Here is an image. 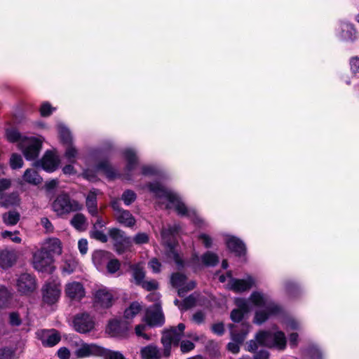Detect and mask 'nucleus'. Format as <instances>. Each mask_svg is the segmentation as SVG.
<instances>
[{
    "label": "nucleus",
    "instance_id": "a19ab883",
    "mask_svg": "<svg viewBox=\"0 0 359 359\" xmlns=\"http://www.w3.org/2000/svg\"><path fill=\"white\" fill-rule=\"evenodd\" d=\"M67 147L65 152V158L72 163H74L78 156V150L72 143L66 144Z\"/></svg>",
    "mask_w": 359,
    "mask_h": 359
},
{
    "label": "nucleus",
    "instance_id": "4be33fe9",
    "mask_svg": "<svg viewBox=\"0 0 359 359\" xmlns=\"http://www.w3.org/2000/svg\"><path fill=\"white\" fill-rule=\"evenodd\" d=\"M18 255L14 250L4 249L0 250V267L8 269L11 267L17 261Z\"/></svg>",
    "mask_w": 359,
    "mask_h": 359
},
{
    "label": "nucleus",
    "instance_id": "052dcab7",
    "mask_svg": "<svg viewBox=\"0 0 359 359\" xmlns=\"http://www.w3.org/2000/svg\"><path fill=\"white\" fill-rule=\"evenodd\" d=\"M198 239L202 241L203 244L206 248H209L212 246V240L208 235L202 233L199 235Z\"/></svg>",
    "mask_w": 359,
    "mask_h": 359
},
{
    "label": "nucleus",
    "instance_id": "c9c22d12",
    "mask_svg": "<svg viewBox=\"0 0 359 359\" xmlns=\"http://www.w3.org/2000/svg\"><path fill=\"white\" fill-rule=\"evenodd\" d=\"M58 133L61 139V141L64 144L72 143V137L69 130L63 124L60 123L57 125Z\"/></svg>",
    "mask_w": 359,
    "mask_h": 359
},
{
    "label": "nucleus",
    "instance_id": "2eb2a0df",
    "mask_svg": "<svg viewBox=\"0 0 359 359\" xmlns=\"http://www.w3.org/2000/svg\"><path fill=\"white\" fill-rule=\"evenodd\" d=\"M73 323L75 330L80 333L90 332L95 325L93 318L88 313H81L76 316Z\"/></svg>",
    "mask_w": 359,
    "mask_h": 359
},
{
    "label": "nucleus",
    "instance_id": "f257e3e1",
    "mask_svg": "<svg viewBox=\"0 0 359 359\" xmlns=\"http://www.w3.org/2000/svg\"><path fill=\"white\" fill-rule=\"evenodd\" d=\"M250 302L262 309L255 313L253 320L254 323L257 325L262 324L269 318L278 314L280 311L278 305L267 295L259 292H253L249 300L243 298H236L235 299V304L238 308L231 311V319L233 322H240L245 314H247L251 310Z\"/></svg>",
    "mask_w": 359,
    "mask_h": 359
},
{
    "label": "nucleus",
    "instance_id": "3c124183",
    "mask_svg": "<svg viewBox=\"0 0 359 359\" xmlns=\"http://www.w3.org/2000/svg\"><path fill=\"white\" fill-rule=\"evenodd\" d=\"M284 324L287 330H294L300 328V323L292 318L286 319Z\"/></svg>",
    "mask_w": 359,
    "mask_h": 359
},
{
    "label": "nucleus",
    "instance_id": "864d4df0",
    "mask_svg": "<svg viewBox=\"0 0 359 359\" xmlns=\"http://www.w3.org/2000/svg\"><path fill=\"white\" fill-rule=\"evenodd\" d=\"M55 108L52 107L48 102H44L40 108V113L42 116H48L52 114Z\"/></svg>",
    "mask_w": 359,
    "mask_h": 359
},
{
    "label": "nucleus",
    "instance_id": "c756f323",
    "mask_svg": "<svg viewBox=\"0 0 359 359\" xmlns=\"http://www.w3.org/2000/svg\"><path fill=\"white\" fill-rule=\"evenodd\" d=\"M123 155L127 161V170H133L137 165V156L135 151L130 148L126 149L123 151Z\"/></svg>",
    "mask_w": 359,
    "mask_h": 359
},
{
    "label": "nucleus",
    "instance_id": "72a5a7b5",
    "mask_svg": "<svg viewBox=\"0 0 359 359\" xmlns=\"http://www.w3.org/2000/svg\"><path fill=\"white\" fill-rule=\"evenodd\" d=\"M1 203L6 207L18 205L19 203L18 195L16 193H12L9 195L1 194Z\"/></svg>",
    "mask_w": 359,
    "mask_h": 359
},
{
    "label": "nucleus",
    "instance_id": "69168bd1",
    "mask_svg": "<svg viewBox=\"0 0 359 359\" xmlns=\"http://www.w3.org/2000/svg\"><path fill=\"white\" fill-rule=\"evenodd\" d=\"M286 290L291 296H294V292L298 290V287L294 282L289 281L285 285Z\"/></svg>",
    "mask_w": 359,
    "mask_h": 359
},
{
    "label": "nucleus",
    "instance_id": "c85d7f7f",
    "mask_svg": "<svg viewBox=\"0 0 359 359\" xmlns=\"http://www.w3.org/2000/svg\"><path fill=\"white\" fill-rule=\"evenodd\" d=\"M98 193V190L95 189H93L88 193L86 197V207L88 208V212L92 216H97L98 213L97 205V195Z\"/></svg>",
    "mask_w": 359,
    "mask_h": 359
},
{
    "label": "nucleus",
    "instance_id": "4c0bfd02",
    "mask_svg": "<svg viewBox=\"0 0 359 359\" xmlns=\"http://www.w3.org/2000/svg\"><path fill=\"white\" fill-rule=\"evenodd\" d=\"M141 309L142 306L138 302L131 303L130 306L125 310L124 318L128 320L133 318L141 311Z\"/></svg>",
    "mask_w": 359,
    "mask_h": 359
},
{
    "label": "nucleus",
    "instance_id": "f3484780",
    "mask_svg": "<svg viewBox=\"0 0 359 359\" xmlns=\"http://www.w3.org/2000/svg\"><path fill=\"white\" fill-rule=\"evenodd\" d=\"M128 323L118 320H111L107 326V332L112 337H125L128 334Z\"/></svg>",
    "mask_w": 359,
    "mask_h": 359
},
{
    "label": "nucleus",
    "instance_id": "423d86ee",
    "mask_svg": "<svg viewBox=\"0 0 359 359\" xmlns=\"http://www.w3.org/2000/svg\"><path fill=\"white\" fill-rule=\"evenodd\" d=\"M179 226H169L168 229H163L161 231V237L164 245L166 248V255L168 259L174 261L180 266H183V262L176 250L177 243L175 238V234L177 233Z\"/></svg>",
    "mask_w": 359,
    "mask_h": 359
},
{
    "label": "nucleus",
    "instance_id": "774afa93",
    "mask_svg": "<svg viewBox=\"0 0 359 359\" xmlns=\"http://www.w3.org/2000/svg\"><path fill=\"white\" fill-rule=\"evenodd\" d=\"M106 359H126L123 355L118 351H109L106 355Z\"/></svg>",
    "mask_w": 359,
    "mask_h": 359
},
{
    "label": "nucleus",
    "instance_id": "6ab92c4d",
    "mask_svg": "<svg viewBox=\"0 0 359 359\" xmlns=\"http://www.w3.org/2000/svg\"><path fill=\"white\" fill-rule=\"evenodd\" d=\"M255 283L252 276H248L246 279L232 278L229 283V287L236 292H243L250 290Z\"/></svg>",
    "mask_w": 359,
    "mask_h": 359
},
{
    "label": "nucleus",
    "instance_id": "20e7f679",
    "mask_svg": "<svg viewBox=\"0 0 359 359\" xmlns=\"http://www.w3.org/2000/svg\"><path fill=\"white\" fill-rule=\"evenodd\" d=\"M286 337L280 330H262L255 335V340H250L248 344V351L255 352L258 348L257 343L269 348L284 350L286 347Z\"/></svg>",
    "mask_w": 359,
    "mask_h": 359
},
{
    "label": "nucleus",
    "instance_id": "473e14b6",
    "mask_svg": "<svg viewBox=\"0 0 359 359\" xmlns=\"http://www.w3.org/2000/svg\"><path fill=\"white\" fill-rule=\"evenodd\" d=\"M131 270L136 284L140 285L145 276L143 266L141 264H134L131 266Z\"/></svg>",
    "mask_w": 359,
    "mask_h": 359
},
{
    "label": "nucleus",
    "instance_id": "bb28decb",
    "mask_svg": "<svg viewBox=\"0 0 359 359\" xmlns=\"http://www.w3.org/2000/svg\"><path fill=\"white\" fill-rule=\"evenodd\" d=\"M110 257L111 254L104 250H96L92 256L93 264L99 271L104 269Z\"/></svg>",
    "mask_w": 359,
    "mask_h": 359
},
{
    "label": "nucleus",
    "instance_id": "f03ea898",
    "mask_svg": "<svg viewBox=\"0 0 359 359\" xmlns=\"http://www.w3.org/2000/svg\"><path fill=\"white\" fill-rule=\"evenodd\" d=\"M147 187L158 200V203L165 205V209L174 208L179 215L190 218L198 225L202 223V220L197 216L196 211L194 209L188 208L174 191L165 188L159 182L149 183Z\"/></svg>",
    "mask_w": 359,
    "mask_h": 359
},
{
    "label": "nucleus",
    "instance_id": "393cba45",
    "mask_svg": "<svg viewBox=\"0 0 359 359\" xmlns=\"http://www.w3.org/2000/svg\"><path fill=\"white\" fill-rule=\"evenodd\" d=\"M65 293L71 299H80L85 295L83 285L79 282H72L66 285Z\"/></svg>",
    "mask_w": 359,
    "mask_h": 359
},
{
    "label": "nucleus",
    "instance_id": "7ed1b4c3",
    "mask_svg": "<svg viewBox=\"0 0 359 359\" xmlns=\"http://www.w3.org/2000/svg\"><path fill=\"white\" fill-rule=\"evenodd\" d=\"M184 329V324L180 323L177 327H172L163 331L161 339L163 350L154 344L143 346L140 351L141 359H161L170 357L172 346H178Z\"/></svg>",
    "mask_w": 359,
    "mask_h": 359
},
{
    "label": "nucleus",
    "instance_id": "680f3d73",
    "mask_svg": "<svg viewBox=\"0 0 359 359\" xmlns=\"http://www.w3.org/2000/svg\"><path fill=\"white\" fill-rule=\"evenodd\" d=\"M351 69L353 74H359V57H355L350 60Z\"/></svg>",
    "mask_w": 359,
    "mask_h": 359
},
{
    "label": "nucleus",
    "instance_id": "ddd939ff",
    "mask_svg": "<svg viewBox=\"0 0 359 359\" xmlns=\"http://www.w3.org/2000/svg\"><path fill=\"white\" fill-rule=\"evenodd\" d=\"M144 320L149 326H161L164 323V317L161 304H154L152 306L148 308Z\"/></svg>",
    "mask_w": 359,
    "mask_h": 359
},
{
    "label": "nucleus",
    "instance_id": "f704fd0d",
    "mask_svg": "<svg viewBox=\"0 0 359 359\" xmlns=\"http://www.w3.org/2000/svg\"><path fill=\"white\" fill-rule=\"evenodd\" d=\"M20 214L16 211H9L2 215V219L7 226L15 225L20 220Z\"/></svg>",
    "mask_w": 359,
    "mask_h": 359
},
{
    "label": "nucleus",
    "instance_id": "cd10ccee",
    "mask_svg": "<svg viewBox=\"0 0 359 359\" xmlns=\"http://www.w3.org/2000/svg\"><path fill=\"white\" fill-rule=\"evenodd\" d=\"M227 248L236 253L238 256H241L245 252V245L239 238L231 236L227 238L226 241Z\"/></svg>",
    "mask_w": 359,
    "mask_h": 359
},
{
    "label": "nucleus",
    "instance_id": "c03bdc74",
    "mask_svg": "<svg viewBox=\"0 0 359 359\" xmlns=\"http://www.w3.org/2000/svg\"><path fill=\"white\" fill-rule=\"evenodd\" d=\"M10 165L13 170L21 168L23 165V160L21 156L13 154L10 158Z\"/></svg>",
    "mask_w": 359,
    "mask_h": 359
},
{
    "label": "nucleus",
    "instance_id": "b1692460",
    "mask_svg": "<svg viewBox=\"0 0 359 359\" xmlns=\"http://www.w3.org/2000/svg\"><path fill=\"white\" fill-rule=\"evenodd\" d=\"M41 250L45 251L48 255H50L52 257L54 255H60L62 253L61 242L56 238H48L44 241Z\"/></svg>",
    "mask_w": 359,
    "mask_h": 359
},
{
    "label": "nucleus",
    "instance_id": "603ef678",
    "mask_svg": "<svg viewBox=\"0 0 359 359\" xmlns=\"http://www.w3.org/2000/svg\"><path fill=\"white\" fill-rule=\"evenodd\" d=\"M77 266L76 262L73 260H67L62 268V272L66 274H71L73 273Z\"/></svg>",
    "mask_w": 359,
    "mask_h": 359
},
{
    "label": "nucleus",
    "instance_id": "9b49d317",
    "mask_svg": "<svg viewBox=\"0 0 359 359\" xmlns=\"http://www.w3.org/2000/svg\"><path fill=\"white\" fill-rule=\"evenodd\" d=\"M53 263V258L52 256L41 249L33 254V267L38 271L51 272L54 269Z\"/></svg>",
    "mask_w": 359,
    "mask_h": 359
},
{
    "label": "nucleus",
    "instance_id": "5701e85b",
    "mask_svg": "<svg viewBox=\"0 0 359 359\" xmlns=\"http://www.w3.org/2000/svg\"><path fill=\"white\" fill-rule=\"evenodd\" d=\"M114 217L118 224L126 227L133 228L136 223L135 217L127 210L123 209L114 213Z\"/></svg>",
    "mask_w": 359,
    "mask_h": 359
},
{
    "label": "nucleus",
    "instance_id": "13d9d810",
    "mask_svg": "<svg viewBox=\"0 0 359 359\" xmlns=\"http://www.w3.org/2000/svg\"><path fill=\"white\" fill-rule=\"evenodd\" d=\"M0 359H15L14 351L8 348L1 349Z\"/></svg>",
    "mask_w": 359,
    "mask_h": 359
},
{
    "label": "nucleus",
    "instance_id": "6e6d98bb",
    "mask_svg": "<svg viewBox=\"0 0 359 359\" xmlns=\"http://www.w3.org/2000/svg\"><path fill=\"white\" fill-rule=\"evenodd\" d=\"M147 328V325L144 324L138 325L135 327V334L138 337H141L144 338L146 340L149 339V337L148 334H145L144 332L145 331Z\"/></svg>",
    "mask_w": 359,
    "mask_h": 359
},
{
    "label": "nucleus",
    "instance_id": "5fc2aeb1",
    "mask_svg": "<svg viewBox=\"0 0 359 359\" xmlns=\"http://www.w3.org/2000/svg\"><path fill=\"white\" fill-rule=\"evenodd\" d=\"M143 288L147 290V291L155 290L158 288V284L154 280H151L148 281H142L140 284Z\"/></svg>",
    "mask_w": 359,
    "mask_h": 359
},
{
    "label": "nucleus",
    "instance_id": "0eeeda50",
    "mask_svg": "<svg viewBox=\"0 0 359 359\" xmlns=\"http://www.w3.org/2000/svg\"><path fill=\"white\" fill-rule=\"evenodd\" d=\"M52 210L58 216L81 210L82 205L76 200L72 199L67 194H60L52 203Z\"/></svg>",
    "mask_w": 359,
    "mask_h": 359
},
{
    "label": "nucleus",
    "instance_id": "a211bd4d",
    "mask_svg": "<svg viewBox=\"0 0 359 359\" xmlns=\"http://www.w3.org/2000/svg\"><path fill=\"white\" fill-rule=\"evenodd\" d=\"M39 339L45 346H53L60 341L59 334L54 330H39L36 332Z\"/></svg>",
    "mask_w": 359,
    "mask_h": 359
},
{
    "label": "nucleus",
    "instance_id": "7c9ffc66",
    "mask_svg": "<svg viewBox=\"0 0 359 359\" xmlns=\"http://www.w3.org/2000/svg\"><path fill=\"white\" fill-rule=\"evenodd\" d=\"M23 180L27 183L38 185L41 183L42 178L33 168L27 169L22 176Z\"/></svg>",
    "mask_w": 359,
    "mask_h": 359
},
{
    "label": "nucleus",
    "instance_id": "a18cd8bd",
    "mask_svg": "<svg viewBox=\"0 0 359 359\" xmlns=\"http://www.w3.org/2000/svg\"><path fill=\"white\" fill-rule=\"evenodd\" d=\"M131 241L132 243H134L136 245H142L147 243L149 241V236L146 233L140 232L135 234Z\"/></svg>",
    "mask_w": 359,
    "mask_h": 359
},
{
    "label": "nucleus",
    "instance_id": "ea45409f",
    "mask_svg": "<svg viewBox=\"0 0 359 359\" xmlns=\"http://www.w3.org/2000/svg\"><path fill=\"white\" fill-rule=\"evenodd\" d=\"M306 351L309 359H325L323 352L318 346L316 344L310 346Z\"/></svg>",
    "mask_w": 359,
    "mask_h": 359
},
{
    "label": "nucleus",
    "instance_id": "37998d69",
    "mask_svg": "<svg viewBox=\"0 0 359 359\" xmlns=\"http://www.w3.org/2000/svg\"><path fill=\"white\" fill-rule=\"evenodd\" d=\"M136 198V194L130 189L125 191L121 196V200L126 205H130L135 201Z\"/></svg>",
    "mask_w": 359,
    "mask_h": 359
},
{
    "label": "nucleus",
    "instance_id": "aec40b11",
    "mask_svg": "<svg viewBox=\"0 0 359 359\" xmlns=\"http://www.w3.org/2000/svg\"><path fill=\"white\" fill-rule=\"evenodd\" d=\"M42 168L48 172L55 171L60 163L59 157L52 151H46L41 161Z\"/></svg>",
    "mask_w": 359,
    "mask_h": 359
},
{
    "label": "nucleus",
    "instance_id": "f8f14e48",
    "mask_svg": "<svg viewBox=\"0 0 359 359\" xmlns=\"http://www.w3.org/2000/svg\"><path fill=\"white\" fill-rule=\"evenodd\" d=\"M36 278L30 273H22L16 279V288L21 294L29 295L36 290Z\"/></svg>",
    "mask_w": 359,
    "mask_h": 359
},
{
    "label": "nucleus",
    "instance_id": "2f4dec72",
    "mask_svg": "<svg viewBox=\"0 0 359 359\" xmlns=\"http://www.w3.org/2000/svg\"><path fill=\"white\" fill-rule=\"evenodd\" d=\"M71 224L79 231L86 230L88 226L86 217L81 213H77L73 217Z\"/></svg>",
    "mask_w": 359,
    "mask_h": 359
},
{
    "label": "nucleus",
    "instance_id": "39448f33",
    "mask_svg": "<svg viewBox=\"0 0 359 359\" xmlns=\"http://www.w3.org/2000/svg\"><path fill=\"white\" fill-rule=\"evenodd\" d=\"M6 135L9 142H18V147L27 160L31 161L38 157L41 148V142L38 138L22 137L15 129L7 130Z\"/></svg>",
    "mask_w": 359,
    "mask_h": 359
},
{
    "label": "nucleus",
    "instance_id": "0e129e2a",
    "mask_svg": "<svg viewBox=\"0 0 359 359\" xmlns=\"http://www.w3.org/2000/svg\"><path fill=\"white\" fill-rule=\"evenodd\" d=\"M212 331L217 335H222L224 332V324L222 323L214 324L212 326Z\"/></svg>",
    "mask_w": 359,
    "mask_h": 359
},
{
    "label": "nucleus",
    "instance_id": "4d7b16f0",
    "mask_svg": "<svg viewBox=\"0 0 359 359\" xmlns=\"http://www.w3.org/2000/svg\"><path fill=\"white\" fill-rule=\"evenodd\" d=\"M194 346V343L189 340H184L180 344V349L182 353H187L191 351Z\"/></svg>",
    "mask_w": 359,
    "mask_h": 359
},
{
    "label": "nucleus",
    "instance_id": "bf43d9fd",
    "mask_svg": "<svg viewBox=\"0 0 359 359\" xmlns=\"http://www.w3.org/2000/svg\"><path fill=\"white\" fill-rule=\"evenodd\" d=\"M9 322L13 326H19L21 324L20 316L16 312H12L9 315Z\"/></svg>",
    "mask_w": 359,
    "mask_h": 359
},
{
    "label": "nucleus",
    "instance_id": "dca6fc26",
    "mask_svg": "<svg viewBox=\"0 0 359 359\" xmlns=\"http://www.w3.org/2000/svg\"><path fill=\"white\" fill-rule=\"evenodd\" d=\"M114 302V294L107 287H102L95 293V304L97 307L109 308Z\"/></svg>",
    "mask_w": 359,
    "mask_h": 359
},
{
    "label": "nucleus",
    "instance_id": "4468645a",
    "mask_svg": "<svg viewBox=\"0 0 359 359\" xmlns=\"http://www.w3.org/2000/svg\"><path fill=\"white\" fill-rule=\"evenodd\" d=\"M186 276L180 273H173L171 276V284L173 287L178 288V294L184 297L187 292L193 290L196 286L194 281H190L186 283Z\"/></svg>",
    "mask_w": 359,
    "mask_h": 359
},
{
    "label": "nucleus",
    "instance_id": "6e6552de",
    "mask_svg": "<svg viewBox=\"0 0 359 359\" xmlns=\"http://www.w3.org/2000/svg\"><path fill=\"white\" fill-rule=\"evenodd\" d=\"M251 327L248 323H242L240 325L231 326V335L233 342L229 343L227 346L229 351L233 353L239 352V344L245 340Z\"/></svg>",
    "mask_w": 359,
    "mask_h": 359
},
{
    "label": "nucleus",
    "instance_id": "49530a36",
    "mask_svg": "<svg viewBox=\"0 0 359 359\" xmlns=\"http://www.w3.org/2000/svg\"><path fill=\"white\" fill-rule=\"evenodd\" d=\"M19 231H4L1 233L2 238H8L11 241L15 243H20L22 239L18 236Z\"/></svg>",
    "mask_w": 359,
    "mask_h": 359
},
{
    "label": "nucleus",
    "instance_id": "e2e57ef3",
    "mask_svg": "<svg viewBox=\"0 0 359 359\" xmlns=\"http://www.w3.org/2000/svg\"><path fill=\"white\" fill-rule=\"evenodd\" d=\"M149 266L151 269L154 273H158L161 271V263L157 259L154 258L149 262Z\"/></svg>",
    "mask_w": 359,
    "mask_h": 359
},
{
    "label": "nucleus",
    "instance_id": "a878e982",
    "mask_svg": "<svg viewBox=\"0 0 359 359\" xmlns=\"http://www.w3.org/2000/svg\"><path fill=\"white\" fill-rule=\"evenodd\" d=\"M338 35L344 41H353L357 38L356 31L353 26L345 22L340 24Z\"/></svg>",
    "mask_w": 359,
    "mask_h": 359
},
{
    "label": "nucleus",
    "instance_id": "79ce46f5",
    "mask_svg": "<svg viewBox=\"0 0 359 359\" xmlns=\"http://www.w3.org/2000/svg\"><path fill=\"white\" fill-rule=\"evenodd\" d=\"M105 266L109 273L114 274L120 269L121 263L117 259L110 257Z\"/></svg>",
    "mask_w": 359,
    "mask_h": 359
},
{
    "label": "nucleus",
    "instance_id": "412c9836",
    "mask_svg": "<svg viewBox=\"0 0 359 359\" xmlns=\"http://www.w3.org/2000/svg\"><path fill=\"white\" fill-rule=\"evenodd\" d=\"M101 349L94 344H82L75 351L77 358H86L98 355L101 353Z\"/></svg>",
    "mask_w": 359,
    "mask_h": 359
},
{
    "label": "nucleus",
    "instance_id": "9d476101",
    "mask_svg": "<svg viewBox=\"0 0 359 359\" xmlns=\"http://www.w3.org/2000/svg\"><path fill=\"white\" fill-rule=\"evenodd\" d=\"M109 236L118 254H122L131 248V238L127 236L123 230L117 228L110 229L109 230Z\"/></svg>",
    "mask_w": 359,
    "mask_h": 359
},
{
    "label": "nucleus",
    "instance_id": "e433bc0d",
    "mask_svg": "<svg viewBox=\"0 0 359 359\" xmlns=\"http://www.w3.org/2000/svg\"><path fill=\"white\" fill-rule=\"evenodd\" d=\"M201 261L207 266H214L219 262V257L215 253L208 251L202 255Z\"/></svg>",
    "mask_w": 359,
    "mask_h": 359
},
{
    "label": "nucleus",
    "instance_id": "de8ad7c7",
    "mask_svg": "<svg viewBox=\"0 0 359 359\" xmlns=\"http://www.w3.org/2000/svg\"><path fill=\"white\" fill-rule=\"evenodd\" d=\"M11 297L9 290L4 286H0V307L5 306Z\"/></svg>",
    "mask_w": 359,
    "mask_h": 359
},
{
    "label": "nucleus",
    "instance_id": "58836bf2",
    "mask_svg": "<svg viewBox=\"0 0 359 359\" xmlns=\"http://www.w3.org/2000/svg\"><path fill=\"white\" fill-rule=\"evenodd\" d=\"M97 170L102 172L109 179H113L116 176L114 169L107 161L100 163L97 166Z\"/></svg>",
    "mask_w": 359,
    "mask_h": 359
},
{
    "label": "nucleus",
    "instance_id": "338daca9",
    "mask_svg": "<svg viewBox=\"0 0 359 359\" xmlns=\"http://www.w3.org/2000/svg\"><path fill=\"white\" fill-rule=\"evenodd\" d=\"M57 356L60 359H69L70 357V351L66 347H62L57 351Z\"/></svg>",
    "mask_w": 359,
    "mask_h": 359
},
{
    "label": "nucleus",
    "instance_id": "1a4fd4ad",
    "mask_svg": "<svg viewBox=\"0 0 359 359\" xmlns=\"http://www.w3.org/2000/svg\"><path fill=\"white\" fill-rule=\"evenodd\" d=\"M42 300L48 305H53L57 303L61 296V284L60 280L50 279L43 285Z\"/></svg>",
    "mask_w": 359,
    "mask_h": 359
},
{
    "label": "nucleus",
    "instance_id": "8fccbe9b",
    "mask_svg": "<svg viewBox=\"0 0 359 359\" xmlns=\"http://www.w3.org/2000/svg\"><path fill=\"white\" fill-rule=\"evenodd\" d=\"M160 171L158 169L152 165H144L142 168V174L146 176L158 175Z\"/></svg>",
    "mask_w": 359,
    "mask_h": 359
},
{
    "label": "nucleus",
    "instance_id": "09e8293b",
    "mask_svg": "<svg viewBox=\"0 0 359 359\" xmlns=\"http://www.w3.org/2000/svg\"><path fill=\"white\" fill-rule=\"evenodd\" d=\"M90 237L102 243H106L108 240L107 236L104 231L97 229H93L90 231Z\"/></svg>",
    "mask_w": 359,
    "mask_h": 359
}]
</instances>
